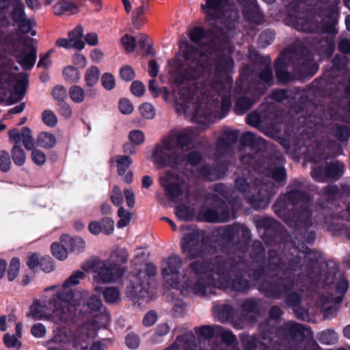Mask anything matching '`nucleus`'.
<instances>
[{"instance_id":"1","label":"nucleus","mask_w":350,"mask_h":350,"mask_svg":"<svg viewBox=\"0 0 350 350\" xmlns=\"http://www.w3.org/2000/svg\"><path fill=\"white\" fill-rule=\"evenodd\" d=\"M214 49L212 46L202 47L198 51L187 42L180 44V53L184 59L176 56L168 62V72L172 79L178 85H184L186 82H194L197 79L200 86L197 88L204 89L202 94L206 97V100L196 106L190 103L193 92L186 90L183 86L178 92H174L176 104L185 107V113H191V108H195L193 119L197 120L198 117L206 116L208 113L216 111L215 108L221 107L222 111H227L230 107L229 97L224 96V81L228 79V74L233 66V61L230 57H220L217 59L215 72L211 71V60L214 57Z\"/></svg>"},{"instance_id":"2","label":"nucleus","mask_w":350,"mask_h":350,"mask_svg":"<svg viewBox=\"0 0 350 350\" xmlns=\"http://www.w3.org/2000/svg\"><path fill=\"white\" fill-rule=\"evenodd\" d=\"M151 161L159 167L166 166L176 170H168L160 176L159 183L168 197H187L193 194L194 182L190 174L201 161V155L196 151L187 156L173 145L166 136L157 144L152 153Z\"/></svg>"},{"instance_id":"3","label":"nucleus","mask_w":350,"mask_h":350,"mask_svg":"<svg viewBox=\"0 0 350 350\" xmlns=\"http://www.w3.org/2000/svg\"><path fill=\"white\" fill-rule=\"evenodd\" d=\"M183 259L178 255H172L161 264L162 275L165 282L182 293H193L200 295L206 294L207 285H215V280L210 273V262L195 260L189 269L180 271Z\"/></svg>"},{"instance_id":"4","label":"nucleus","mask_w":350,"mask_h":350,"mask_svg":"<svg viewBox=\"0 0 350 350\" xmlns=\"http://www.w3.org/2000/svg\"><path fill=\"white\" fill-rule=\"evenodd\" d=\"M129 258L128 251L125 248H113L107 260H92L87 262L83 269L92 270L93 278L100 284L118 282L124 275L126 268L123 266Z\"/></svg>"},{"instance_id":"5","label":"nucleus","mask_w":350,"mask_h":350,"mask_svg":"<svg viewBox=\"0 0 350 350\" xmlns=\"http://www.w3.org/2000/svg\"><path fill=\"white\" fill-rule=\"evenodd\" d=\"M131 263L135 271L131 272L128 275L126 295L135 304L141 305L152 298L149 291V280L156 274L157 268L154 264L147 263L144 271L142 270L143 259L139 256L132 259Z\"/></svg>"},{"instance_id":"6","label":"nucleus","mask_w":350,"mask_h":350,"mask_svg":"<svg viewBox=\"0 0 350 350\" xmlns=\"http://www.w3.org/2000/svg\"><path fill=\"white\" fill-rule=\"evenodd\" d=\"M337 267L325 277L323 280L325 292L319 296L318 304L327 319L335 316L338 311V304L341 301L342 295L348 288L347 279L339 274L338 278L336 271Z\"/></svg>"},{"instance_id":"7","label":"nucleus","mask_w":350,"mask_h":350,"mask_svg":"<svg viewBox=\"0 0 350 350\" xmlns=\"http://www.w3.org/2000/svg\"><path fill=\"white\" fill-rule=\"evenodd\" d=\"M75 315L74 309L58 300L56 293L49 301L33 302L28 314L33 319L50 320L57 324L66 323Z\"/></svg>"},{"instance_id":"8","label":"nucleus","mask_w":350,"mask_h":350,"mask_svg":"<svg viewBox=\"0 0 350 350\" xmlns=\"http://www.w3.org/2000/svg\"><path fill=\"white\" fill-rule=\"evenodd\" d=\"M85 273L81 271L73 272L63 283L61 288L52 286L46 288V291L56 290L57 298L64 305L70 308L74 309L76 314L77 306L81 304V301L88 295L85 290L72 291L71 288L79 284L81 280L83 279Z\"/></svg>"},{"instance_id":"9","label":"nucleus","mask_w":350,"mask_h":350,"mask_svg":"<svg viewBox=\"0 0 350 350\" xmlns=\"http://www.w3.org/2000/svg\"><path fill=\"white\" fill-rule=\"evenodd\" d=\"M183 253L187 258H204L216 252L213 243L198 230H193L181 239Z\"/></svg>"},{"instance_id":"10","label":"nucleus","mask_w":350,"mask_h":350,"mask_svg":"<svg viewBox=\"0 0 350 350\" xmlns=\"http://www.w3.org/2000/svg\"><path fill=\"white\" fill-rule=\"evenodd\" d=\"M233 210L226 204L222 198H206L200 206L198 218L199 220L211 222H226L232 219Z\"/></svg>"},{"instance_id":"11","label":"nucleus","mask_w":350,"mask_h":350,"mask_svg":"<svg viewBox=\"0 0 350 350\" xmlns=\"http://www.w3.org/2000/svg\"><path fill=\"white\" fill-rule=\"evenodd\" d=\"M85 303L83 304L82 308L79 310L80 312L85 314L88 317L93 318L92 321L85 322L84 325L89 324V327H92L90 335L94 336L96 332L102 326L106 325L109 321V315L107 312L102 311L103 304L99 298L96 295L86 296L81 301V304L85 301ZM77 306L76 312L78 308Z\"/></svg>"},{"instance_id":"12","label":"nucleus","mask_w":350,"mask_h":350,"mask_svg":"<svg viewBox=\"0 0 350 350\" xmlns=\"http://www.w3.org/2000/svg\"><path fill=\"white\" fill-rule=\"evenodd\" d=\"M210 273L217 284L215 285H207L206 293L211 292L208 288L211 286L226 288L231 286L237 291H243L250 286L249 282L241 278L231 281L229 273L226 270L225 262L220 258H215L210 262Z\"/></svg>"},{"instance_id":"13","label":"nucleus","mask_w":350,"mask_h":350,"mask_svg":"<svg viewBox=\"0 0 350 350\" xmlns=\"http://www.w3.org/2000/svg\"><path fill=\"white\" fill-rule=\"evenodd\" d=\"M287 198H279L273 206L275 213L282 217L290 226L293 228H307L312 225L311 212L304 200L305 198H299V204L304 206L301 211L293 218L288 219L286 217V200Z\"/></svg>"},{"instance_id":"14","label":"nucleus","mask_w":350,"mask_h":350,"mask_svg":"<svg viewBox=\"0 0 350 350\" xmlns=\"http://www.w3.org/2000/svg\"><path fill=\"white\" fill-rule=\"evenodd\" d=\"M197 135L196 129L192 128L175 129L169 133L167 135L171 139L173 145L177 150L181 151L187 156L190 153H187L189 145L192 143L193 139Z\"/></svg>"},{"instance_id":"15","label":"nucleus","mask_w":350,"mask_h":350,"mask_svg":"<svg viewBox=\"0 0 350 350\" xmlns=\"http://www.w3.org/2000/svg\"><path fill=\"white\" fill-rule=\"evenodd\" d=\"M170 205L174 208V213L180 220L192 219L195 215L198 205L196 198H169Z\"/></svg>"},{"instance_id":"16","label":"nucleus","mask_w":350,"mask_h":350,"mask_svg":"<svg viewBox=\"0 0 350 350\" xmlns=\"http://www.w3.org/2000/svg\"><path fill=\"white\" fill-rule=\"evenodd\" d=\"M83 27L78 25L73 29L68 32V38H59L55 41L57 47L68 49H75L81 51L85 48L83 40Z\"/></svg>"},{"instance_id":"17","label":"nucleus","mask_w":350,"mask_h":350,"mask_svg":"<svg viewBox=\"0 0 350 350\" xmlns=\"http://www.w3.org/2000/svg\"><path fill=\"white\" fill-rule=\"evenodd\" d=\"M274 186L273 183H262L260 181L256 180L252 186H250L247 180L243 176L237 177L234 181V189L241 193L250 191L252 189L261 196L272 194V190Z\"/></svg>"},{"instance_id":"18","label":"nucleus","mask_w":350,"mask_h":350,"mask_svg":"<svg viewBox=\"0 0 350 350\" xmlns=\"http://www.w3.org/2000/svg\"><path fill=\"white\" fill-rule=\"evenodd\" d=\"M89 324L83 325L74 340V346L77 350H104L103 345L100 342L92 344L90 349H88L90 341L94 336L90 335L92 327ZM96 334V333L95 334Z\"/></svg>"},{"instance_id":"19","label":"nucleus","mask_w":350,"mask_h":350,"mask_svg":"<svg viewBox=\"0 0 350 350\" xmlns=\"http://www.w3.org/2000/svg\"><path fill=\"white\" fill-rule=\"evenodd\" d=\"M344 165L340 162L329 164L325 170L314 167L311 172L312 176L318 181H323L325 178H338L343 174Z\"/></svg>"},{"instance_id":"20","label":"nucleus","mask_w":350,"mask_h":350,"mask_svg":"<svg viewBox=\"0 0 350 350\" xmlns=\"http://www.w3.org/2000/svg\"><path fill=\"white\" fill-rule=\"evenodd\" d=\"M33 41V40H29V42H25V48L16 55L17 62L24 69H31L36 60V49L31 44Z\"/></svg>"},{"instance_id":"21","label":"nucleus","mask_w":350,"mask_h":350,"mask_svg":"<svg viewBox=\"0 0 350 350\" xmlns=\"http://www.w3.org/2000/svg\"><path fill=\"white\" fill-rule=\"evenodd\" d=\"M226 3L227 0H205V3L202 4L201 8L206 19L211 21L221 16Z\"/></svg>"},{"instance_id":"22","label":"nucleus","mask_w":350,"mask_h":350,"mask_svg":"<svg viewBox=\"0 0 350 350\" xmlns=\"http://www.w3.org/2000/svg\"><path fill=\"white\" fill-rule=\"evenodd\" d=\"M111 162L116 163L118 173L121 176L124 182L130 183L133 179V174L129 170L132 164V159L125 155H118L113 157Z\"/></svg>"},{"instance_id":"23","label":"nucleus","mask_w":350,"mask_h":350,"mask_svg":"<svg viewBox=\"0 0 350 350\" xmlns=\"http://www.w3.org/2000/svg\"><path fill=\"white\" fill-rule=\"evenodd\" d=\"M60 241L70 253L80 254L86 248V243L81 237H72L68 234H64L60 237Z\"/></svg>"},{"instance_id":"24","label":"nucleus","mask_w":350,"mask_h":350,"mask_svg":"<svg viewBox=\"0 0 350 350\" xmlns=\"http://www.w3.org/2000/svg\"><path fill=\"white\" fill-rule=\"evenodd\" d=\"M51 8L56 16H62L66 12L75 14L79 11L77 4L72 0H57Z\"/></svg>"},{"instance_id":"25","label":"nucleus","mask_w":350,"mask_h":350,"mask_svg":"<svg viewBox=\"0 0 350 350\" xmlns=\"http://www.w3.org/2000/svg\"><path fill=\"white\" fill-rule=\"evenodd\" d=\"M100 72L99 68L96 66H90L85 72L84 81L88 88L95 86L98 82Z\"/></svg>"},{"instance_id":"26","label":"nucleus","mask_w":350,"mask_h":350,"mask_svg":"<svg viewBox=\"0 0 350 350\" xmlns=\"http://www.w3.org/2000/svg\"><path fill=\"white\" fill-rule=\"evenodd\" d=\"M64 80L70 83H77L81 78V73L79 69L73 66H66L62 71Z\"/></svg>"},{"instance_id":"27","label":"nucleus","mask_w":350,"mask_h":350,"mask_svg":"<svg viewBox=\"0 0 350 350\" xmlns=\"http://www.w3.org/2000/svg\"><path fill=\"white\" fill-rule=\"evenodd\" d=\"M103 295L105 301L107 304H117L121 300L120 290L113 286L106 288L103 292Z\"/></svg>"},{"instance_id":"28","label":"nucleus","mask_w":350,"mask_h":350,"mask_svg":"<svg viewBox=\"0 0 350 350\" xmlns=\"http://www.w3.org/2000/svg\"><path fill=\"white\" fill-rule=\"evenodd\" d=\"M37 141L38 144L44 148H53L57 142L55 136L48 132L40 133L38 136Z\"/></svg>"},{"instance_id":"29","label":"nucleus","mask_w":350,"mask_h":350,"mask_svg":"<svg viewBox=\"0 0 350 350\" xmlns=\"http://www.w3.org/2000/svg\"><path fill=\"white\" fill-rule=\"evenodd\" d=\"M237 2L242 5L243 12L248 19L251 18L252 14L257 12L258 7L256 0H237Z\"/></svg>"},{"instance_id":"30","label":"nucleus","mask_w":350,"mask_h":350,"mask_svg":"<svg viewBox=\"0 0 350 350\" xmlns=\"http://www.w3.org/2000/svg\"><path fill=\"white\" fill-rule=\"evenodd\" d=\"M51 250L53 256L59 260H64L68 258V250L60 241L59 243H53L51 246Z\"/></svg>"},{"instance_id":"31","label":"nucleus","mask_w":350,"mask_h":350,"mask_svg":"<svg viewBox=\"0 0 350 350\" xmlns=\"http://www.w3.org/2000/svg\"><path fill=\"white\" fill-rule=\"evenodd\" d=\"M308 195L306 186L299 181H295L289 187L288 197H306Z\"/></svg>"},{"instance_id":"32","label":"nucleus","mask_w":350,"mask_h":350,"mask_svg":"<svg viewBox=\"0 0 350 350\" xmlns=\"http://www.w3.org/2000/svg\"><path fill=\"white\" fill-rule=\"evenodd\" d=\"M70 99L75 103H81L85 98L84 89L78 85H73L68 92Z\"/></svg>"},{"instance_id":"33","label":"nucleus","mask_w":350,"mask_h":350,"mask_svg":"<svg viewBox=\"0 0 350 350\" xmlns=\"http://www.w3.org/2000/svg\"><path fill=\"white\" fill-rule=\"evenodd\" d=\"M145 13V8L139 6L136 8L132 14V23L135 28L139 29L146 23L145 18L143 17Z\"/></svg>"},{"instance_id":"34","label":"nucleus","mask_w":350,"mask_h":350,"mask_svg":"<svg viewBox=\"0 0 350 350\" xmlns=\"http://www.w3.org/2000/svg\"><path fill=\"white\" fill-rule=\"evenodd\" d=\"M216 336L219 337L225 343L232 344L236 340L235 336L230 330L226 329L221 326H216Z\"/></svg>"},{"instance_id":"35","label":"nucleus","mask_w":350,"mask_h":350,"mask_svg":"<svg viewBox=\"0 0 350 350\" xmlns=\"http://www.w3.org/2000/svg\"><path fill=\"white\" fill-rule=\"evenodd\" d=\"M170 330L167 323H161L157 325L154 335L152 336V341L154 343H159L162 341V338L167 335Z\"/></svg>"},{"instance_id":"36","label":"nucleus","mask_w":350,"mask_h":350,"mask_svg":"<svg viewBox=\"0 0 350 350\" xmlns=\"http://www.w3.org/2000/svg\"><path fill=\"white\" fill-rule=\"evenodd\" d=\"M21 142H23V144L26 149L31 150L33 148L34 143L31 131L29 128L24 127L22 129L21 133Z\"/></svg>"},{"instance_id":"37","label":"nucleus","mask_w":350,"mask_h":350,"mask_svg":"<svg viewBox=\"0 0 350 350\" xmlns=\"http://www.w3.org/2000/svg\"><path fill=\"white\" fill-rule=\"evenodd\" d=\"M12 157L14 163L17 165H23L26 161V155L24 150L18 145H15L12 149Z\"/></svg>"},{"instance_id":"38","label":"nucleus","mask_w":350,"mask_h":350,"mask_svg":"<svg viewBox=\"0 0 350 350\" xmlns=\"http://www.w3.org/2000/svg\"><path fill=\"white\" fill-rule=\"evenodd\" d=\"M242 142L245 145L250 146H254L256 144L263 145L265 143L262 138L251 132H247L243 135Z\"/></svg>"},{"instance_id":"39","label":"nucleus","mask_w":350,"mask_h":350,"mask_svg":"<svg viewBox=\"0 0 350 350\" xmlns=\"http://www.w3.org/2000/svg\"><path fill=\"white\" fill-rule=\"evenodd\" d=\"M118 215L120 217L117 223V227L118 228H123L129 225L131 219V213L126 211L124 206H122L119 208Z\"/></svg>"},{"instance_id":"40","label":"nucleus","mask_w":350,"mask_h":350,"mask_svg":"<svg viewBox=\"0 0 350 350\" xmlns=\"http://www.w3.org/2000/svg\"><path fill=\"white\" fill-rule=\"evenodd\" d=\"M103 87L107 90H112L115 88L116 81L114 75L110 72H105L100 78Z\"/></svg>"},{"instance_id":"41","label":"nucleus","mask_w":350,"mask_h":350,"mask_svg":"<svg viewBox=\"0 0 350 350\" xmlns=\"http://www.w3.org/2000/svg\"><path fill=\"white\" fill-rule=\"evenodd\" d=\"M70 334L64 327L58 328L54 332L53 340L56 343H66L70 341Z\"/></svg>"},{"instance_id":"42","label":"nucleus","mask_w":350,"mask_h":350,"mask_svg":"<svg viewBox=\"0 0 350 350\" xmlns=\"http://www.w3.org/2000/svg\"><path fill=\"white\" fill-rule=\"evenodd\" d=\"M19 338H18L14 335H11L8 333L4 335L3 340L8 348H12L18 350L20 349L22 346Z\"/></svg>"},{"instance_id":"43","label":"nucleus","mask_w":350,"mask_h":350,"mask_svg":"<svg viewBox=\"0 0 350 350\" xmlns=\"http://www.w3.org/2000/svg\"><path fill=\"white\" fill-rule=\"evenodd\" d=\"M130 142L135 146L142 144L145 141V135L143 131L137 129L132 130L129 133Z\"/></svg>"},{"instance_id":"44","label":"nucleus","mask_w":350,"mask_h":350,"mask_svg":"<svg viewBox=\"0 0 350 350\" xmlns=\"http://www.w3.org/2000/svg\"><path fill=\"white\" fill-rule=\"evenodd\" d=\"M12 16L16 23H18L25 19L24 12V6L21 0H16V4L12 12Z\"/></svg>"},{"instance_id":"45","label":"nucleus","mask_w":350,"mask_h":350,"mask_svg":"<svg viewBox=\"0 0 350 350\" xmlns=\"http://www.w3.org/2000/svg\"><path fill=\"white\" fill-rule=\"evenodd\" d=\"M20 269V261L18 258H14L8 269V278L10 281H13L18 275Z\"/></svg>"},{"instance_id":"46","label":"nucleus","mask_w":350,"mask_h":350,"mask_svg":"<svg viewBox=\"0 0 350 350\" xmlns=\"http://www.w3.org/2000/svg\"><path fill=\"white\" fill-rule=\"evenodd\" d=\"M196 333L204 338H211L213 336H216V326L211 327V326H202L200 327H196L195 329Z\"/></svg>"},{"instance_id":"47","label":"nucleus","mask_w":350,"mask_h":350,"mask_svg":"<svg viewBox=\"0 0 350 350\" xmlns=\"http://www.w3.org/2000/svg\"><path fill=\"white\" fill-rule=\"evenodd\" d=\"M141 115L146 119H152L155 116V109L149 103H143L139 108Z\"/></svg>"},{"instance_id":"48","label":"nucleus","mask_w":350,"mask_h":350,"mask_svg":"<svg viewBox=\"0 0 350 350\" xmlns=\"http://www.w3.org/2000/svg\"><path fill=\"white\" fill-rule=\"evenodd\" d=\"M121 43L126 51L131 53L134 51L136 42L133 36L125 34L121 38Z\"/></svg>"},{"instance_id":"49","label":"nucleus","mask_w":350,"mask_h":350,"mask_svg":"<svg viewBox=\"0 0 350 350\" xmlns=\"http://www.w3.org/2000/svg\"><path fill=\"white\" fill-rule=\"evenodd\" d=\"M118 108L122 113L129 115L133 111L134 105L129 100L122 98L118 102Z\"/></svg>"},{"instance_id":"50","label":"nucleus","mask_w":350,"mask_h":350,"mask_svg":"<svg viewBox=\"0 0 350 350\" xmlns=\"http://www.w3.org/2000/svg\"><path fill=\"white\" fill-rule=\"evenodd\" d=\"M11 161L9 153L5 150L0 151V170L8 172L10 169Z\"/></svg>"},{"instance_id":"51","label":"nucleus","mask_w":350,"mask_h":350,"mask_svg":"<svg viewBox=\"0 0 350 350\" xmlns=\"http://www.w3.org/2000/svg\"><path fill=\"white\" fill-rule=\"evenodd\" d=\"M42 120L47 126L53 127L57 123V118L51 110H45L42 113Z\"/></svg>"},{"instance_id":"52","label":"nucleus","mask_w":350,"mask_h":350,"mask_svg":"<svg viewBox=\"0 0 350 350\" xmlns=\"http://www.w3.org/2000/svg\"><path fill=\"white\" fill-rule=\"evenodd\" d=\"M102 232L109 235L113 233L114 230V222L109 217L102 219L100 221Z\"/></svg>"},{"instance_id":"53","label":"nucleus","mask_w":350,"mask_h":350,"mask_svg":"<svg viewBox=\"0 0 350 350\" xmlns=\"http://www.w3.org/2000/svg\"><path fill=\"white\" fill-rule=\"evenodd\" d=\"M66 89L61 85L54 87L52 91L53 98L58 101H63L67 97Z\"/></svg>"},{"instance_id":"54","label":"nucleus","mask_w":350,"mask_h":350,"mask_svg":"<svg viewBox=\"0 0 350 350\" xmlns=\"http://www.w3.org/2000/svg\"><path fill=\"white\" fill-rule=\"evenodd\" d=\"M120 75L124 81H129L135 77V72L130 66H123L120 70Z\"/></svg>"},{"instance_id":"55","label":"nucleus","mask_w":350,"mask_h":350,"mask_svg":"<svg viewBox=\"0 0 350 350\" xmlns=\"http://www.w3.org/2000/svg\"><path fill=\"white\" fill-rule=\"evenodd\" d=\"M237 137L238 135L236 131L226 130L224 133L221 141L224 145L230 146L237 140Z\"/></svg>"},{"instance_id":"56","label":"nucleus","mask_w":350,"mask_h":350,"mask_svg":"<svg viewBox=\"0 0 350 350\" xmlns=\"http://www.w3.org/2000/svg\"><path fill=\"white\" fill-rule=\"evenodd\" d=\"M199 176L209 180H215L220 177L219 174L215 173L214 170L208 165L203 166L201 168Z\"/></svg>"},{"instance_id":"57","label":"nucleus","mask_w":350,"mask_h":350,"mask_svg":"<svg viewBox=\"0 0 350 350\" xmlns=\"http://www.w3.org/2000/svg\"><path fill=\"white\" fill-rule=\"evenodd\" d=\"M18 29L23 33H31V36L36 35V31L32 29L33 25L29 20L24 19L18 23Z\"/></svg>"},{"instance_id":"58","label":"nucleus","mask_w":350,"mask_h":350,"mask_svg":"<svg viewBox=\"0 0 350 350\" xmlns=\"http://www.w3.org/2000/svg\"><path fill=\"white\" fill-rule=\"evenodd\" d=\"M112 201L114 205L127 206L129 208H133L135 206V198H112Z\"/></svg>"},{"instance_id":"59","label":"nucleus","mask_w":350,"mask_h":350,"mask_svg":"<svg viewBox=\"0 0 350 350\" xmlns=\"http://www.w3.org/2000/svg\"><path fill=\"white\" fill-rule=\"evenodd\" d=\"M269 198H247L248 203L250 204L254 208L260 209L265 208L269 202L267 200Z\"/></svg>"},{"instance_id":"60","label":"nucleus","mask_w":350,"mask_h":350,"mask_svg":"<svg viewBox=\"0 0 350 350\" xmlns=\"http://www.w3.org/2000/svg\"><path fill=\"white\" fill-rule=\"evenodd\" d=\"M31 332L34 337L42 338L45 336L46 329L42 323H38L31 327Z\"/></svg>"},{"instance_id":"61","label":"nucleus","mask_w":350,"mask_h":350,"mask_svg":"<svg viewBox=\"0 0 350 350\" xmlns=\"http://www.w3.org/2000/svg\"><path fill=\"white\" fill-rule=\"evenodd\" d=\"M125 343L130 349H136L139 345V338L135 334H129L125 338Z\"/></svg>"},{"instance_id":"62","label":"nucleus","mask_w":350,"mask_h":350,"mask_svg":"<svg viewBox=\"0 0 350 350\" xmlns=\"http://www.w3.org/2000/svg\"><path fill=\"white\" fill-rule=\"evenodd\" d=\"M33 161L38 165H42L46 162V156L44 152L40 150H34L31 153Z\"/></svg>"},{"instance_id":"63","label":"nucleus","mask_w":350,"mask_h":350,"mask_svg":"<svg viewBox=\"0 0 350 350\" xmlns=\"http://www.w3.org/2000/svg\"><path fill=\"white\" fill-rule=\"evenodd\" d=\"M131 90L135 96H141L145 92V86L142 82L135 81L132 83Z\"/></svg>"},{"instance_id":"64","label":"nucleus","mask_w":350,"mask_h":350,"mask_svg":"<svg viewBox=\"0 0 350 350\" xmlns=\"http://www.w3.org/2000/svg\"><path fill=\"white\" fill-rule=\"evenodd\" d=\"M242 342L245 350H255L256 348L257 340L254 336L243 337Z\"/></svg>"}]
</instances>
